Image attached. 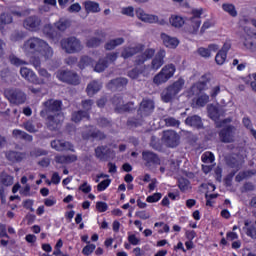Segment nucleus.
<instances>
[{
	"mask_svg": "<svg viewBox=\"0 0 256 256\" xmlns=\"http://www.w3.org/2000/svg\"><path fill=\"white\" fill-rule=\"evenodd\" d=\"M107 67H109L102 59H100L96 66L94 67V71H96V73H103V71H105L107 69Z\"/></svg>",
	"mask_w": 256,
	"mask_h": 256,
	"instance_id": "49",
	"label": "nucleus"
},
{
	"mask_svg": "<svg viewBox=\"0 0 256 256\" xmlns=\"http://www.w3.org/2000/svg\"><path fill=\"white\" fill-rule=\"evenodd\" d=\"M89 65H93V59L89 56H82L78 66L81 69H85V67H89Z\"/></svg>",
	"mask_w": 256,
	"mask_h": 256,
	"instance_id": "46",
	"label": "nucleus"
},
{
	"mask_svg": "<svg viewBox=\"0 0 256 256\" xmlns=\"http://www.w3.org/2000/svg\"><path fill=\"white\" fill-rule=\"evenodd\" d=\"M197 53L200 57H204L205 59H209V57H211V52H209L208 48L200 47L198 48Z\"/></svg>",
	"mask_w": 256,
	"mask_h": 256,
	"instance_id": "54",
	"label": "nucleus"
},
{
	"mask_svg": "<svg viewBox=\"0 0 256 256\" xmlns=\"http://www.w3.org/2000/svg\"><path fill=\"white\" fill-rule=\"evenodd\" d=\"M135 216L139 219L147 220L151 217V214H149L147 211H138L135 213Z\"/></svg>",
	"mask_w": 256,
	"mask_h": 256,
	"instance_id": "63",
	"label": "nucleus"
},
{
	"mask_svg": "<svg viewBox=\"0 0 256 256\" xmlns=\"http://www.w3.org/2000/svg\"><path fill=\"white\" fill-rule=\"evenodd\" d=\"M95 244H89L87 246H85L82 250L83 255L89 256L91 255V253H93L95 251Z\"/></svg>",
	"mask_w": 256,
	"mask_h": 256,
	"instance_id": "56",
	"label": "nucleus"
},
{
	"mask_svg": "<svg viewBox=\"0 0 256 256\" xmlns=\"http://www.w3.org/2000/svg\"><path fill=\"white\" fill-rule=\"evenodd\" d=\"M185 85V80L178 79L173 84L166 87L162 93H161V99L164 103H171L173 99L179 95L181 89H183V86Z\"/></svg>",
	"mask_w": 256,
	"mask_h": 256,
	"instance_id": "2",
	"label": "nucleus"
},
{
	"mask_svg": "<svg viewBox=\"0 0 256 256\" xmlns=\"http://www.w3.org/2000/svg\"><path fill=\"white\" fill-rule=\"evenodd\" d=\"M82 119H89V112L79 110L72 113V121H74V123H80Z\"/></svg>",
	"mask_w": 256,
	"mask_h": 256,
	"instance_id": "35",
	"label": "nucleus"
},
{
	"mask_svg": "<svg viewBox=\"0 0 256 256\" xmlns=\"http://www.w3.org/2000/svg\"><path fill=\"white\" fill-rule=\"evenodd\" d=\"M84 8L86 13H99V11H101L99 3L93 1H85Z\"/></svg>",
	"mask_w": 256,
	"mask_h": 256,
	"instance_id": "34",
	"label": "nucleus"
},
{
	"mask_svg": "<svg viewBox=\"0 0 256 256\" xmlns=\"http://www.w3.org/2000/svg\"><path fill=\"white\" fill-rule=\"evenodd\" d=\"M55 27L58 29V31H66L69 29V27H71V21L61 18L58 22L55 23Z\"/></svg>",
	"mask_w": 256,
	"mask_h": 256,
	"instance_id": "39",
	"label": "nucleus"
},
{
	"mask_svg": "<svg viewBox=\"0 0 256 256\" xmlns=\"http://www.w3.org/2000/svg\"><path fill=\"white\" fill-rule=\"evenodd\" d=\"M175 65L173 64H168L165 65L162 69L161 72L169 79H171V77H173V75H175Z\"/></svg>",
	"mask_w": 256,
	"mask_h": 256,
	"instance_id": "40",
	"label": "nucleus"
},
{
	"mask_svg": "<svg viewBox=\"0 0 256 256\" xmlns=\"http://www.w3.org/2000/svg\"><path fill=\"white\" fill-rule=\"evenodd\" d=\"M117 57V53L111 52L107 53L106 56L102 59L104 60V63H106V66L109 67L112 63H115L117 61Z\"/></svg>",
	"mask_w": 256,
	"mask_h": 256,
	"instance_id": "45",
	"label": "nucleus"
},
{
	"mask_svg": "<svg viewBox=\"0 0 256 256\" xmlns=\"http://www.w3.org/2000/svg\"><path fill=\"white\" fill-rule=\"evenodd\" d=\"M95 35L96 36L86 40V47H88L89 49H95L97 47H100L101 44L105 41V37H107L105 32L101 30H97L95 32Z\"/></svg>",
	"mask_w": 256,
	"mask_h": 256,
	"instance_id": "14",
	"label": "nucleus"
},
{
	"mask_svg": "<svg viewBox=\"0 0 256 256\" xmlns=\"http://www.w3.org/2000/svg\"><path fill=\"white\" fill-rule=\"evenodd\" d=\"M244 225L246 227V228H244L245 231H246V235L248 237H251V239H256V227H255V225H251V223L248 220H246L244 222Z\"/></svg>",
	"mask_w": 256,
	"mask_h": 256,
	"instance_id": "38",
	"label": "nucleus"
},
{
	"mask_svg": "<svg viewBox=\"0 0 256 256\" xmlns=\"http://www.w3.org/2000/svg\"><path fill=\"white\" fill-rule=\"evenodd\" d=\"M12 137L14 139H22L23 141H27L28 143H31L33 141V136L31 134H28L27 132L19 129H14L12 131Z\"/></svg>",
	"mask_w": 256,
	"mask_h": 256,
	"instance_id": "27",
	"label": "nucleus"
},
{
	"mask_svg": "<svg viewBox=\"0 0 256 256\" xmlns=\"http://www.w3.org/2000/svg\"><path fill=\"white\" fill-rule=\"evenodd\" d=\"M185 123L186 125H189L190 127H195L196 129H201L203 127L201 117H199L198 115L187 117Z\"/></svg>",
	"mask_w": 256,
	"mask_h": 256,
	"instance_id": "28",
	"label": "nucleus"
},
{
	"mask_svg": "<svg viewBox=\"0 0 256 256\" xmlns=\"http://www.w3.org/2000/svg\"><path fill=\"white\" fill-rule=\"evenodd\" d=\"M6 159L12 161V163L23 161V159H25V153L9 151L6 153Z\"/></svg>",
	"mask_w": 256,
	"mask_h": 256,
	"instance_id": "33",
	"label": "nucleus"
},
{
	"mask_svg": "<svg viewBox=\"0 0 256 256\" xmlns=\"http://www.w3.org/2000/svg\"><path fill=\"white\" fill-rule=\"evenodd\" d=\"M202 161L203 163H213L215 161V155L212 152H205L202 155Z\"/></svg>",
	"mask_w": 256,
	"mask_h": 256,
	"instance_id": "52",
	"label": "nucleus"
},
{
	"mask_svg": "<svg viewBox=\"0 0 256 256\" xmlns=\"http://www.w3.org/2000/svg\"><path fill=\"white\" fill-rule=\"evenodd\" d=\"M20 75L23 79L34 85H45V80L37 77V74L27 67L20 68Z\"/></svg>",
	"mask_w": 256,
	"mask_h": 256,
	"instance_id": "10",
	"label": "nucleus"
},
{
	"mask_svg": "<svg viewBox=\"0 0 256 256\" xmlns=\"http://www.w3.org/2000/svg\"><path fill=\"white\" fill-rule=\"evenodd\" d=\"M112 105L116 113H125L126 111H132L134 104L133 102L124 104L122 97L114 96L112 98Z\"/></svg>",
	"mask_w": 256,
	"mask_h": 256,
	"instance_id": "11",
	"label": "nucleus"
},
{
	"mask_svg": "<svg viewBox=\"0 0 256 256\" xmlns=\"http://www.w3.org/2000/svg\"><path fill=\"white\" fill-rule=\"evenodd\" d=\"M161 197H162L161 193H154L153 195L148 196L146 201L147 203H157V201H159Z\"/></svg>",
	"mask_w": 256,
	"mask_h": 256,
	"instance_id": "57",
	"label": "nucleus"
},
{
	"mask_svg": "<svg viewBox=\"0 0 256 256\" xmlns=\"http://www.w3.org/2000/svg\"><path fill=\"white\" fill-rule=\"evenodd\" d=\"M145 49L143 44H137L135 46H125L122 49L121 57L123 59H129L133 57V55H137V53H141Z\"/></svg>",
	"mask_w": 256,
	"mask_h": 256,
	"instance_id": "19",
	"label": "nucleus"
},
{
	"mask_svg": "<svg viewBox=\"0 0 256 256\" xmlns=\"http://www.w3.org/2000/svg\"><path fill=\"white\" fill-rule=\"evenodd\" d=\"M9 61L12 65H15L16 67H21V65H29V62L25 60H21L15 54H12L9 56Z\"/></svg>",
	"mask_w": 256,
	"mask_h": 256,
	"instance_id": "43",
	"label": "nucleus"
},
{
	"mask_svg": "<svg viewBox=\"0 0 256 256\" xmlns=\"http://www.w3.org/2000/svg\"><path fill=\"white\" fill-rule=\"evenodd\" d=\"M108 208H109V206H107V203H105V202H97L96 203V209L100 213H105V211H107Z\"/></svg>",
	"mask_w": 256,
	"mask_h": 256,
	"instance_id": "62",
	"label": "nucleus"
},
{
	"mask_svg": "<svg viewBox=\"0 0 256 256\" xmlns=\"http://www.w3.org/2000/svg\"><path fill=\"white\" fill-rule=\"evenodd\" d=\"M5 97L12 105H23L27 101V95L19 89L6 90Z\"/></svg>",
	"mask_w": 256,
	"mask_h": 256,
	"instance_id": "8",
	"label": "nucleus"
},
{
	"mask_svg": "<svg viewBox=\"0 0 256 256\" xmlns=\"http://www.w3.org/2000/svg\"><path fill=\"white\" fill-rule=\"evenodd\" d=\"M139 75H144V77L149 75V66H135L132 70L128 71V77H130V79H139Z\"/></svg>",
	"mask_w": 256,
	"mask_h": 256,
	"instance_id": "23",
	"label": "nucleus"
},
{
	"mask_svg": "<svg viewBox=\"0 0 256 256\" xmlns=\"http://www.w3.org/2000/svg\"><path fill=\"white\" fill-rule=\"evenodd\" d=\"M79 191H82V193H91V186L87 182H84L80 185Z\"/></svg>",
	"mask_w": 256,
	"mask_h": 256,
	"instance_id": "64",
	"label": "nucleus"
},
{
	"mask_svg": "<svg viewBox=\"0 0 256 256\" xmlns=\"http://www.w3.org/2000/svg\"><path fill=\"white\" fill-rule=\"evenodd\" d=\"M56 77L59 81H62V83H68V85H79L81 83L79 74L71 70H58L56 72Z\"/></svg>",
	"mask_w": 256,
	"mask_h": 256,
	"instance_id": "6",
	"label": "nucleus"
},
{
	"mask_svg": "<svg viewBox=\"0 0 256 256\" xmlns=\"http://www.w3.org/2000/svg\"><path fill=\"white\" fill-rule=\"evenodd\" d=\"M123 43H125V38L123 37L110 39L105 43L104 49L106 51H113V49H117V47H120Z\"/></svg>",
	"mask_w": 256,
	"mask_h": 256,
	"instance_id": "26",
	"label": "nucleus"
},
{
	"mask_svg": "<svg viewBox=\"0 0 256 256\" xmlns=\"http://www.w3.org/2000/svg\"><path fill=\"white\" fill-rule=\"evenodd\" d=\"M201 27V19H191L189 18L186 26L184 27V30L186 33H189L190 35H197V31H199V28Z\"/></svg>",
	"mask_w": 256,
	"mask_h": 256,
	"instance_id": "22",
	"label": "nucleus"
},
{
	"mask_svg": "<svg viewBox=\"0 0 256 256\" xmlns=\"http://www.w3.org/2000/svg\"><path fill=\"white\" fill-rule=\"evenodd\" d=\"M178 187L181 191H187V189H189V180L181 179L179 181Z\"/></svg>",
	"mask_w": 256,
	"mask_h": 256,
	"instance_id": "61",
	"label": "nucleus"
},
{
	"mask_svg": "<svg viewBox=\"0 0 256 256\" xmlns=\"http://www.w3.org/2000/svg\"><path fill=\"white\" fill-rule=\"evenodd\" d=\"M238 134L239 130L237 127L233 125H226L219 132L220 141L222 143H234Z\"/></svg>",
	"mask_w": 256,
	"mask_h": 256,
	"instance_id": "7",
	"label": "nucleus"
},
{
	"mask_svg": "<svg viewBox=\"0 0 256 256\" xmlns=\"http://www.w3.org/2000/svg\"><path fill=\"white\" fill-rule=\"evenodd\" d=\"M30 65H33L35 69H40L41 68V58L37 56H33L30 58Z\"/></svg>",
	"mask_w": 256,
	"mask_h": 256,
	"instance_id": "55",
	"label": "nucleus"
},
{
	"mask_svg": "<svg viewBox=\"0 0 256 256\" xmlns=\"http://www.w3.org/2000/svg\"><path fill=\"white\" fill-rule=\"evenodd\" d=\"M244 47L254 53L256 51V44H254L253 40L251 38L245 39L243 43Z\"/></svg>",
	"mask_w": 256,
	"mask_h": 256,
	"instance_id": "51",
	"label": "nucleus"
},
{
	"mask_svg": "<svg viewBox=\"0 0 256 256\" xmlns=\"http://www.w3.org/2000/svg\"><path fill=\"white\" fill-rule=\"evenodd\" d=\"M61 49L68 53V55H73L75 53H81L83 49V43L77 37L70 36L68 38H63L60 41Z\"/></svg>",
	"mask_w": 256,
	"mask_h": 256,
	"instance_id": "3",
	"label": "nucleus"
},
{
	"mask_svg": "<svg viewBox=\"0 0 256 256\" xmlns=\"http://www.w3.org/2000/svg\"><path fill=\"white\" fill-rule=\"evenodd\" d=\"M160 37L165 47H168L169 49H177L179 46V39L175 37H171L165 33H162Z\"/></svg>",
	"mask_w": 256,
	"mask_h": 256,
	"instance_id": "25",
	"label": "nucleus"
},
{
	"mask_svg": "<svg viewBox=\"0 0 256 256\" xmlns=\"http://www.w3.org/2000/svg\"><path fill=\"white\" fill-rule=\"evenodd\" d=\"M206 87L207 84H205V82H198L190 88V97H193V95L198 96L196 99V105L198 107H205V105L209 103V95L203 94V91H205Z\"/></svg>",
	"mask_w": 256,
	"mask_h": 256,
	"instance_id": "4",
	"label": "nucleus"
},
{
	"mask_svg": "<svg viewBox=\"0 0 256 256\" xmlns=\"http://www.w3.org/2000/svg\"><path fill=\"white\" fill-rule=\"evenodd\" d=\"M136 17L143 21V23H157V25H167V21L165 19H159V16L145 13V10L138 8L136 10Z\"/></svg>",
	"mask_w": 256,
	"mask_h": 256,
	"instance_id": "9",
	"label": "nucleus"
},
{
	"mask_svg": "<svg viewBox=\"0 0 256 256\" xmlns=\"http://www.w3.org/2000/svg\"><path fill=\"white\" fill-rule=\"evenodd\" d=\"M93 105H95V102L92 99L82 100L81 102V107L83 109L82 111H86V113H89V111L93 109Z\"/></svg>",
	"mask_w": 256,
	"mask_h": 256,
	"instance_id": "47",
	"label": "nucleus"
},
{
	"mask_svg": "<svg viewBox=\"0 0 256 256\" xmlns=\"http://www.w3.org/2000/svg\"><path fill=\"white\" fill-rule=\"evenodd\" d=\"M38 74L40 75V77H43V79H45L46 81H49V79H51V74L45 68L38 69Z\"/></svg>",
	"mask_w": 256,
	"mask_h": 256,
	"instance_id": "59",
	"label": "nucleus"
},
{
	"mask_svg": "<svg viewBox=\"0 0 256 256\" xmlns=\"http://www.w3.org/2000/svg\"><path fill=\"white\" fill-rule=\"evenodd\" d=\"M164 123L167 127H179V125H181V122L173 117L165 118Z\"/></svg>",
	"mask_w": 256,
	"mask_h": 256,
	"instance_id": "48",
	"label": "nucleus"
},
{
	"mask_svg": "<svg viewBox=\"0 0 256 256\" xmlns=\"http://www.w3.org/2000/svg\"><path fill=\"white\" fill-rule=\"evenodd\" d=\"M165 55V50H159L154 59L151 61L150 66L148 65V69L151 71H159V69L165 65Z\"/></svg>",
	"mask_w": 256,
	"mask_h": 256,
	"instance_id": "17",
	"label": "nucleus"
},
{
	"mask_svg": "<svg viewBox=\"0 0 256 256\" xmlns=\"http://www.w3.org/2000/svg\"><path fill=\"white\" fill-rule=\"evenodd\" d=\"M154 56H155V49L148 48L143 53L138 54L134 58V61H133L134 66L141 67V65H145L146 61H149V59H153Z\"/></svg>",
	"mask_w": 256,
	"mask_h": 256,
	"instance_id": "16",
	"label": "nucleus"
},
{
	"mask_svg": "<svg viewBox=\"0 0 256 256\" xmlns=\"http://www.w3.org/2000/svg\"><path fill=\"white\" fill-rule=\"evenodd\" d=\"M101 87V83L98 81H92L87 85L86 93L89 97H93L95 93H99V91H101Z\"/></svg>",
	"mask_w": 256,
	"mask_h": 256,
	"instance_id": "30",
	"label": "nucleus"
},
{
	"mask_svg": "<svg viewBox=\"0 0 256 256\" xmlns=\"http://www.w3.org/2000/svg\"><path fill=\"white\" fill-rule=\"evenodd\" d=\"M0 183L4 185V187H11V185H13V176L2 172L0 174Z\"/></svg>",
	"mask_w": 256,
	"mask_h": 256,
	"instance_id": "36",
	"label": "nucleus"
},
{
	"mask_svg": "<svg viewBox=\"0 0 256 256\" xmlns=\"http://www.w3.org/2000/svg\"><path fill=\"white\" fill-rule=\"evenodd\" d=\"M47 42L39 37H31L23 44L24 53H41Z\"/></svg>",
	"mask_w": 256,
	"mask_h": 256,
	"instance_id": "5",
	"label": "nucleus"
},
{
	"mask_svg": "<svg viewBox=\"0 0 256 256\" xmlns=\"http://www.w3.org/2000/svg\"><path fill=\"white\" fill-rule=\"evenodd\" d=\"M142 159L145 162L146 167H152V165H161V159L155 152L145 150L142 152Z\"/></svg>",
	"mask_w": 256,
	"mask_h": 256,
	"instance_id": "18",
	"label": "nucleus"
},
{
	"mask_svg": "<svg viewBox=\"0 0 256 256\" xmlns=\"http://www.w3.org/2000/svg\"><path fill=\"white\" fill-rule=\"evenodd\" d=\"M127 83V78H116L114 80H111L108 83L107 87L112 91H121V89H123V87H125Z\"/></svg>",
	"mask_w": 256,
	"mask_h": 256,
	"instance_id": "24",
	"label": "nucleus"
},
{
	"mask_svg": "<svg viewBox=\"0 0 256 256\" xmlns=\"http://www.w3.org/2000/svg\"><path fill=\"white\" fill-rule=\"evenodd\" d=\"M43 109L40 111V117L46 120V125L50 131H55L59 129L64 116L63 112V102L57 99H48L42 104Z\"/></svg>",
	"mask_w": 256,
	"mask_h": 256,
	"instance_id": "1",
	"label": "nucleus"
},
{
	"mask_svg": "<svg viewBox=\"0 0 256 256\" xmlns=\"http://www.w3.org/2000/svg\"><path fill=\"white\" fill-rule=\"evenodd\" d=\"M52 149H55V151H72V153L75 152V149L73 148V144L71 142H67L64 140H53L50 143Z\"/></svg>",
	"mask_w": 256,
	"mask_h": 256,
	"instance_id": "20",
	"label": "nucleus"
},
{
	"mask_svg": "<svg viewBox=\"0 0 256 256\" xmlns=\"http://www.w3.org/2000/svg\"><path fill=\"white\" fill-rule=\"evenodd\" d=\"M221 110L217 108L215 105H209L208 106V115L212 121H215L216 123H219V118L221 117Z\"/></svg>",
	"mask_w": 256,
	"mask_h": 256,
	"instance_id": "31",
	"label": "nucleus"
},
{
	"mask_svg": "<svg viewBox=\"0 0 256 256\" xmlns=\"http://www.w3.org/2000/svg\"><path fill=\"white\" fill-rule=\"evenodd\" d=\"M169 23L175 29H181L185 25V19L179 15H172L169 18Z\"/></svg>",
	"mask_w": 256,
	"mask_h": 256,
	"instance_id": "32",
	"label": "nucleus"
},
{
	"mask_svg": "<svg viewBox=\"0 0 256 256\" xmlns=\"http://www.w3.org/2000/svg\"><path fill=\"white\" fill-rule=\"evenodd\" d=\"M223 11L226 13H229L231 17H237V10L235 9V5L229 4V3H224L222 5Z\"/></svg>",
	"mask_w": 256,
	"mask_h": 256,
	"instance_id": "44",
	"label": "nucleus"
},
{
	"mask_svg": "<svg viewBox=\"0 0 256 256\" xmlns=\"http://www.w3.org/2000/svg\"><path fill=\"white\" fill-rule=\"evenodd\" d=\"M109 153H111V150L108 149L107 146H98L95 149V155L100 161H106L107 157H109Z\"/></svg>",
	"mask_w": 256,
	"mask_h": 256,
	"instance_id": "29",
	"label": "nucleus"
},
{
	"mask_svg": "<svg viewBox=\"0 0 256 256\" xmlns=\"http://www.w3.org/2000/svg\"><path fill=\"white\" fill-rule=\"evenodd\" d=\"M226 59H227V54L219 50V52L216 54V57H215V61L217 65H223Z\"/></svg>",
	"mask_w": 256,
	"mask_h": 256,
	"instance_id": "50",
	"label": "nucleus"
},
{
	"mask_svg": "<svg viewBox=\"0 0 256 256\" xmlns=\"http://www.w3.org/2000/svg\"><path fill=\"white\" fill-rule=\"evenodd\" d=\"M41 24V18L38 16H30L24 20L23 27L24 29H27V31L37 32L41 29Z\"/></svg>",
	"mask_w": 256,
	"mask_h": 256,
	"instance_id": "15",
	"label": "nucleus"
},
{
	"mask_svg": "<svg viewBox=\"0 0 256 256\" xmlns=\"http://www.w3.org/2000/svg\"><path fill=\"white\" fill-rule=\"evenodd\" d=\"M21 127H23V129H25V131H28V133H38L39 132V128L35 127V123H33V120H28L26 122H24Z\"/></svg>",
	"mask_w": 256,
	"mask_h": 256,
	"instance_id": "42",
	"label": "nucleus"
},
{
	"mask_svg": "<svg viewBox=\"0 0 256 256\" xmlns=\"http://www.w3.org/2000/svg\"><path fill=\"white\" fill-rule=\"evenodd\" d=\"M162 139L165 145H167V147L173 148L179 145V141L181 137L179 136V134H177V132L173 130H168V131H164Z\"/></svg>",
	"mask_w": 256,
	"mask_h": 256,
	"instance_id": "12",
	"label": "nucleus"
},
{
	"mask_svg": "<svg viewBox=\"0 0 256 256\" xmlns=\"http://www.w3.org/2000/svg\"><path fill=\"white\" fill-rule=\"evenodd\" d=\"M13 22V18L9 14L0 15V25H7Z\"/></svg>",
	"mask_w": 256,
	"mask_h": 256,
	"instance_id": "53",
	"label": "nucleus"
},
{
	"mask_svg": "<svg viewBox=\"0 0 256 256\" xmlns=\"http://www.w3.org/2000/svg\"><path fill=\"white\" fill-rule=\"evenodd\" d=\"M77 61L78 59L75 56H69L64 60L65 64L68 65L69 67H73V65H77Z\"/></svg>",
	"mask_w": 256,
	"mask_h": 256,
	"instance_id": "60",
	"label": "nucleus"
},
{
	"mask_svg": "<svg viewBox=\"0 0 256 256\" xmlns=\"http://www.w3.org/2000/svg\"><path fill=\"white\" fill-rule=\"evenodd\" d=\"M82 137L83 139H97L98 141H103V139H106L107 136L100 130L90 127L82 133Z\"/></svg>",
	"mask_w": 256,
	"mask_h": 256,
	"instance_id": "21",
	"label": "nucleus"
},
{
	"mask_svg": "<svg viewBox=\"0 0 256 256\" xmlns=\"http://www.w3.org/2000/svg\"><path fill=\"white\" fill-rule=\"evenodd\" d=\"M167 81H169V78L165 76L162 70L158 74H156L153 78L154 85H163V83H167Z\"/></svg>",
	"mask_w": 256,
	"mask_h": 256,
	"instance_id": "41",
	"label": "nucleus"
},
{
	"mask_svg": "<svg viewBox=\"0 0 256 256\" xmlns=\"http://www.w3.org/2000/svg\"><path fill=\"white\" fill-rule=\"evenodd\" d=\"M40 53L46 61H49V59H53V53H54L53 48L51 46H49V44L47 42H46L45 46L42 47V51Z\"/></svg>",
	"mask_w": 256,
	"mask_h": 256,
	"instance_id": "37",
	"label": "nucleus"
},
{
	"mask_svg": "<svg viewBox=\"0 0 256 256\" xmlns=\"http://www.w3.org/2000/svg\"><path fill=\"white\" fill-rule=\"evenodd\" d=\"M155 111V102L151 99H143L138 109V115L149 117Z\"/></svg>",
	"mask_w": 256,
	"mask_h": 256,
	"instance_id": "13",
	"label": "nucleus"
},
{
	"mask_svg": "<svg viewBox=\"0 0 256 256\" xmlns=\"http://www.w3.org/2000/svg\"><path fill=\"white\" fill-rule=\"evenodd\" d=\"M111 184L110 179L103 180L97 185V191H105L107 186Z\"/></svg>",
	"mask_w": 256,
	"mask_h": 256,
	"instance_id": "58",
	"label": "nucleus"
}]
</instances>
